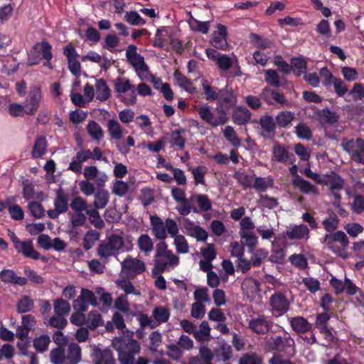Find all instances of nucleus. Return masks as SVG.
I'll return each instance as SVG.
<instances>
[{
  "label": "nucleus",
  "mask_w": 364,
  "mask_h": 364,
  "mask_svg": "<svg viewBox=\"0 0 364 364\" xmlns=\"http://www.w3.org/2000/svg\"><path fill=\"white\" fill-rule=\"evenodd\" d=\"M127 335L114 337L112 341L113 348L118 353L120 364H149L150 360L145 357L135 356L141 351L139 343L133 338V332L127 331Z\"/></svg>",
  "instance_id": "1"
},
{
  "label": "nucleus",
  "mask_w": 364,
  "mask_h": 364,
  "mask_svg": "<svg viewBox=\"0 0 364 364\" xmlns=\"http://www.w3.org/2000/svg\"><path fill=\"white\" fill-rule=\"evenodd\" d=\"M63 55L67 58L68 69L70 73L76 77H79L81 73V65L77 58V54L74 46L69 43L63 48Z\"/></svg>",
  "instance_id": "16"
},
{
  "label": "nucleus",
  "mask_w": 364,
  "mask_h": 364,
  "mask_svg": "<svg viewBox=\"0 0 364 364\" xmlns=\"http://www.w3.org/2000/svg\"><path fill=\"white\" fill-rule=\"evenodd\" d=\"M92 358L94 364H115L112 353L109 349L95 348Z\"/></svg>",
  "instance_id": "27"
},
{
  "label": "nucleus",
  "mask_w": 364,
  "mask_h": 364,
  "mask_svg": "<svg viewBox=\"0 0 364 364\" xmlns=\"http://www.w3.org/2000/svg\"><path fill=\"white\" fill-rule=\"evenodd\" d=\"M124 246L123 238L119 235L113 234L99 245L97 253L100 258L107 259L122 250Z\"/></svg>",
  "instance_id": "6"
},
{
  "label": "nucleus",
  "mask_w": 364,
  "mask_h": 364,
  "mask_svg": "<svg viewBox=\"0 0 364 364\" xmlns=\"http://www.w3.org/2000/svg\"><path fill=\"white\" fill-rule=\"evenodd\" d=\"M0 279L4 283L18 284L23 286L27 284V279L18 277L16 273L9 269H4L0 272Z\"/></svg>",
  "instance_id": "30"
},
{
  "label": "nucleus",
  "mask_w": 364,
  "mask_h": 364,
  "mask_svg": "<svg viewBox=\"0 0 364 364\" xmlns=\"http://www.w3.org/2000/svg\"><path fill=\"white\" fill-rule=\"evenodd\" d=\"M326 183L329 186L335 198L339 200L341 198L340 192L344 185L343 178L337 173L331 172L329 175H327Z\"/></svg>",
  "instance_id": "26"
},
{
  "label": "nucleus",
  "mask_w": 364,
  "mask_h": 364,
  "mask_svg": "<svg viewBox=\"0 0 364 364\" xmlns=\"http://www.w3.org/2000/svg\"><path fill=\"white\" fill-rule=\"evenodd\" d=\"M192 198L197 203L198 210L207 212L212 209V202L207 195L195 193L192 195Z\"/></svg>",
  "instance_id": "47"
},
{
  "label": "nucleus",
  "mask_w": 364,
  "mask_h": 364,
  "mask_svg": "<svg viewBox=\"0 0 364 364\" xmlns=\"http://www.w3.org/2000/svg\"><path fill=\"white\" fill-rule=\"evenodd\" d=\"M42 99L41 89L39 86L31 87L28 95L23 102L25 114L33 115L39 108Z\"/></svg>",
  "instance_id": "13"
},
{
  "label": "nucleus",
  "mask_w": 364,
  "mask_h": 364,
  "mask_svg": "<svg viewBox=\"0 0 364 364\" xmlns=\"http://www.w3.org/2000/svg\"><path fill=\"white\" fill-rule=\"evenodd\" d=\"M179 257L168 250V245L161 241L156 246L152 274L157 275L164 272H170L179 264Z\"/></svg>",
  "instance_id": "2"
},
{
  "label": "nucleus",
  "mask_w": 364,
  "mask_h": 364,
  "mask_svg": "<svg viewBox=\"0 0 364 364\" xmlns=\"http://www.w3.org/2000/svg\"><path fill=\"white\" fill-rule=\"evenodd\" d=\"M107 132L111 139L118 141L116 143L117 150L126 155L130 151V148L134 147L135 145V140L132 136H129L124 141L119 140L124 135V129L119 122L115 119H109L107 124Z\"/></svg>",
  "instance_id": "3"
},
{
  "label": "nucleus",
  "mask_w": 364,
  "mask_h": 364,
  "mask_svg": "<svg viewBox=\"0 0 364 364\" xmlns=\"http://www.w3.org/2000/svg\"><path fill=\"white\" fill-rule=\"evenodd\" d=\"M33 343L34 348L38 352L43 353L48 350L50 339L48 335H42L36 338Z\"/></svg>",
  "instance_id": "58"
},
{
  "label": "nucleus",
  "mask_w": 364,
  "mask_h": 364,
  "mask_svg": "<svg viewBox=\"0 0 364 364\" xmlns=\"http://www.w3.org/2000/svg\"><path fill=\"white\" fill-rule=\"evenodd\" d=\"M18 253H21L24 257L33 259H38L40 254L34 249L33 242L31 240L21 241L15 248Z\"/></svg>",
  "instance_id": "31"
},
{
  "label": "nucleus",
  "mask_w": 364,
  "mask_h": 364,
  "mask_svg": "<svg viewBox=\"0 0 364 364\" xmlns=\"http://www.w3.org/2000/svg\"><path fill=\"white\" fill-rule=\"evenodd\" d=\"M89 304L92 306L100 305L97 295L95 291L94 292L90 289L82 288L80 294L73 301V307L75 310L86 311Z\"/></svg>",
  "instance_id": "12"
},
{
  "label": "nucleus",
  "mask_w": 364,
  "mask_h": 364,
  "mask_svg": "<svg viewBox=\"0 0 364 364\" xmlns=\"http://www.w3.org/2000/svg\"><path fill=\"white\" fill-rule=\"evenodd\" d=\"M53 309L56 315L64 316L70 312V305L67 301L63 299H57L53 303Z\"/></svg>",
  "instance_id": "56"
},
{
  "label": "nucleus",
  "mask_w": 364,
  "mask_h": 364,
  "mask_svg": "<svg viewBox=\"0 0 364 364\" xmlns=\"http://www.w3.org/2000/svg\"><path fill=\"white\" fill-rule=\"evenodd\" d=\"M95 293L98 297V303L100 305L97 306L100 309L103 311L111 307L112 304V297L111 294L105 292L103 288H97L95 289Z\"/></svg>",
  "instance_id": "39"
},
{
  "label": "nucleus",
  "mask_w": 364,
  "mask_h": 364,
  "mask_svg": "<svg viewBox=\"0 0 364 364\" xmlns=\"http://www.w3.org/2000/svg\"><path fill=\"white\" fill-rule=\"evenodd\" d=\"M86 214L89 216L90 223L95 228L102 229L105 226V223L97 210L90 208L86 210Z\"/></svg>",
  "instance_id": "63"
},
{
  "label": "nucleus",
  "mask_w": 364,
  "mask_h": 364,
  "mask_svg": "<svg viewBox=\"0 0 364 364\" xmlns=\"http://www.w3.org/2000/svg\"><path fill=\"white\" fill-rule=\"evenodd\" d=\"M36 48L38 49L42 58L46 60H51L53 58V54L51 52L52 46L48 41H43L41 42L36 43Z\"/></svg>",
  "instance_id": "57"
},
{
  "label": "nucleus",
  "mask_w": 364,
  "mask_h": 364,
  "mask_svg": "<svg viewBox=\"0 0 364 364\" xmlns=\"http://www.w3.org/2000/svg\"><path fill=\"white\" fill-rule=\"evenodd\" d=\"M266 344L271 350L278 352L294 351V341L290 336H272L266 341Z\"/></svg>",
  "instance_id": "14"
},
{
  "label": "nucleus",
  "mask_w": 364,
  "mask_h": 364,
  "mask_svg": "<svg viewBox=\"0 0 364 364\" xmlns=\"http://www.w3.org/2000/svg\"><path fill=\"white\" fill-rule=\"evenodd\" d=\"M183 227L185 233L188 236L195 238L198 242H205L207 240L208 237L207 231L190 219H184Z\"/></svg>",
  "instance_id": "19"
},
{
  "label": "nucleus",
  "mask_w": 364,
  "mask_h": 364,
  "mask_svg": "<svg viewBox=\"0 0 364 364\" xmlns=\"http://www.w3.org/2000/svg\"><path fill=\"white\" fill-rule=\"evenodd\" d=\"M232 355V348L227 343L221 344L215 350V356L218 361H228Z\"/></svg>",
  "instance_id": "50"
},
{
  "label": "nucleus",
  "mask_w": 364,
  "mask_h": 364,
  "mask_svg": "<svg viewBox=\"0 0 364 364\" xmlns=\"http://www.w3.org/2000/svg\"><path fill=\"white\" fill-rule=\"evenodd\" d=\"M120 274L127 279H134L136 275L143 273L145 269V263L137 258L128 255L121 263Z\"/></svg>",
  "instance_id": "10"
},
{
  "label": "nucleus",
  "mask_w": 364,
  "mask_h": 364,
  "mask_svg": "<svg viewBox=\"0 0 364 364\" xmlns=\"http://www.w3.org/2000/svg\"><path fill=\"white\" fill-rule=\"evenodd\" d=\"M151 316L156 326L157 327L160 324L168 321L170 317V311L166 307L159 306L155 307L152 310Z\"/></svg>",
  "instance_id": "36"
},
{
  "label": "nucleus",
  "mask_w": 364,
  "mask_h": 364,
  "mask_svg": "<svg viewBox=\"0 0 364 364\" xmlns=\"http://www.w3.org/2000/svg\"><path fill=\"white\" fill-rule=\"evenodd\" d=\"M294 119V114L291 112H279L275 117L277 125L279 127H289Z\"/></svg>",
  "instance_id": "46"
},
{
  "label": "nucleus",
  "mask_w": 364,
  "mask_h": 364,
  "mask_svg": "<svg viewBox=\"0 0 364 364\" xmlns=\"http://www.w3.org/2000/svg\"><path fill=\"white\" fill-rule=\"evenodd\" d=\"M285 235L290 240L307 241L310 237V231L304 224L294 225L286 230Z\"/></svg>",
  "instance_id": "22"
},
{
  "label": "nucleus",
  "mask_w": 364,
  "mask_h": 364,
  "mask_svg": "<svg viewBox=\"0 0 364 364\" xmlns=\"http://www.w3.org/2000/svg\"><path fill=\"white\" fill-rule=\"evenodd\" d=\"M173 245L178 254H188L190 251L188 242L181 234L173 238Z\"/></svg>",
  "instance_id": "53"
},
{
  "label": "nucleus",
  "mask_w": 364,
  "mask_h": 364,
  "mask_svg": "<svg viewBox=\"0 0 364 364\" xmlns=\"http://www.w3.org/2000/svg\"><path fill=\"white\" fill-rule=\"evenodd\" d=\"M136 243L139 249L145 256H149L154 250L153 240L147 234L141 235Z\"/></svg>",
  "instance_id": "37"
},
{
  "label": "nucleus",
  "mask_w": 364,
  "mask_h": 364,
  "mask_svg": "<svg viewBox=\"0 0 364 364\" xmlns=\"http://www.w3.org/2000/svg\"><path fill=\"white\" fill-rule=\"evenodd\" d=\"M125 21L132 26H143L146 21L136 11H127L124 16Z\"/></svg>",
  "instance_id": "62"
},
{
  "label": "nucleus",
  "mask_w": 364,
  "mask_h": 364,
  "mask_svg": "<svg viewBox=\"0 0 364 364\" xmlns=\"http://www.w3.org/2000/svg\"><path fill=\"white\" fill-rule=\"evenodd\" d=\"M53 203L55 208L48 210V215L50 218L55 219L60 214L66 213L68 210V196L60 189L57 191Z\"/></svg>",
  "instance_id": "17"
},
{
  "label": "nucleus",
  "mask_w": 364,
  "mask_h": 364,
  "mask_svg": "<svg viewBox=\"0 0 364 364\" xmlns=\"http://www.w3.org/2000/svg\"><path fill=\"white\" fill-rule=\"evenodd\" d=\"M109 200V196L107 191L104 189L97 191L95 193V200L92 204L94 209L104 208L107 205Z\"/></svg>",
  "instance_id": "42"
},
{
  "label": "nucleus",
  "mask_w": 364,
  "mask_h": 364,
  "mask_svg": "<svg viewBox=\"0 0 364 364\" xmlns=\"http://www.w3.org/2000/svg\"><path fill=\"white\" fill-rule=\"evenodd\" d=\"M89 159H92L91 151L85 149H80L76 153L75 159L70 163L68 170L76 174L82 173V164Z\"/></svg>",
  "instance_id": "23"
},
{
  "label": "nucleus",
  "mask_w": 364,
  "mask_h": 364,
  "mask_svg": "<svg viewBox=\"0 0 364 364\" xmlns=\"http://www.w3.org/2000/svg\"><path fill=\"white\" fill-rule=\"evenodd\" d=\"M114 89L117 97L127 105L136 102V90L131 80L126 77H117L114 80Z\"/></svg>",
  "instance_id": "4"
},
{
  "label": "nucleus",
  "mask_w": 364,
  "mask_h": 364,
  "mask_svg": "<svg viewBox=\"0 0 364 364\" xmlns=\"http://www.w3.org/2000/svg\"><path fill=\"white\" fill-rule=\"evenodd\" d=\"M188 24L193 31L200 32L203 34H206L209 31L210 25L208 21H200L193 17H191L188 20Z\"/></svg>",
  "instance_id": "54"
},
{
  "label": "nucleus",
  "mask_w": 364,
  "mask_h": 364,
  "mask_svg": "<svg viewBox=\"0 0 364 364\" xmlns=\"http://www.w3.org/2000/svg\"><path fill=\"white\" fill-rule=\"evenodd\" d=\"M341 146L348 153L353 161L364 164V140L363 139H345L342 141Z\"/></svg>",
  "instance_id": "9"
},
{
  "label": "nucleus",
  "mask_w": 364,
  "mask_h": 364,
  "mask_svg": "<svg viewBox=\"0 0 364 364\" xmlns=\"http://www.w3.org/2000/svg\"><path fill=\"white\" fill-rule=\"evenodd\" d=\"M198 113L203 121L213 127L223 125L228 120L227 114L223 109L218 110L216 114H214L210 107L208 105L200 106L198 109Z\"/></svg>",
  "instance_id": "8"
},
{
  "label": "nucleus",
  "mask_w": 364,
  "mask_h": 364,
  "mask_svg": "<svg viewBox=\"0 0 364 364\" xmlns=\"http://www.w3.org/2000/svg\"><path fill=\"white\" fill-rule=\"evenodd\" d=\"M34 306L33 300L28 296H23L18 301L16 309L18 313H26L30 311Z\"/></svg>",
  "instance_id": "59"
},
{
  "label": "nucleus",
  "mask_w": 364,
  "mask_h": 364,
  "mask_svg": "<svg viewBox=\"0 0 364 364\" xmlns=\"http://www.w3.org/2000/svg\"><path fill=\"white\" fill-rule=\"evenodd\" d=\"M82 61L90 60L93 63L100 64V65L107 69L108 68L109 61L107 58H102L101 55L95 51H90L87 55L82 58Z\"/></svg>",
  "instance_id": "61"
},
{
  "label": "nucleus",
  "mask_w": 364,
  "mask_h": 364,
  "mask_svg": "<svg viewBox=\"0 0 364 364\" xmlns=\"http://www.w3.org/2000/svg\"><path fill=\"white\" fill-rule=\"evenodd\" d=\"M261 128L267 134L274 133L277 127L276 121L269 114L263 115L259 120Z\"/></svg>",
  "instance_id": "51"
},
{
  "label": "nucleus",
  "mask_w": 364,
  "mask_h": 364,
  "mask_svg": "<svg viewBox=\"0 0 364 364\" xmlns=\"http://www.w3.org/2000/svg\"><path fill=\"white\" fill-rule=\"evenodd\" d=\"M50 359L53 364H62L65 361V355L63 348L58 347L50 350Z\"/></svg>",
  "instance_id": "64"
},
{
  "label": "nucleus",
  "mask_w": 364,
  "mask_h": 364,
  "mask_svg": "<svg viewBox=\"0 0 364 364\" xmlns=\"http://www.w3.org/2000/svg\"><path fill=\"white\" fill-rule=\"evenodd\" d=\"M150 223L152 226V233L156 238L164 240L167 237L165 222H163L159 216L151 215Z\"/></svg>",
  "instance_id": "29"
},
{
  "label": "nucleus",
  "mask_w": 364,
  "mask_h": 364,
  "mask_svg": "<svg viewBox=\"0 0 364 364\" xmlns=\"http://www.w3.org/2000/svg\"><path fill=\"white\" fill-rule=\"evenodd\" d=\"M252 113L243 106H237L234 108L232 114V119L237 125H245L251 119Z\"/></svg>",
  "instance_id": "28"
},
{
  "label": "nucleus",
  "mask_w": 364,
  "mask_h": 364,
  "mask_svg": "<svg viewBox=\"0 0 364 364\" xmlns=\"http://www.w3.org/2000/svg\"><path fill=\"white\" fill-rule=\"evenodd\" d=\"M322 242L328 249L339 255H341V252L346 250L349 244L346 233L341 230L326 235Z\"/></svg>",
  "instance_id": "7"
},
{
  "label": "nucleus",
  "mask_w": 364,
  "mask_h": 364,
  "mask_svg": "<svg viewBox=\"0 0 364 364\" xmlns=\"http://www.w3.org/2000/svg\"><path fill=\"white\" fill-rule=\"evenodd\" d=\"M223 136L233 146H240L241 140L237 136L234 128L232 126L225 127L223 130Z\"/></svg>",
  "instance_id": "55"
},
{
  "label": "nucleus",
  "mask_w": 364,
  "mask_h": 364,
  "mask_svg": "<svg viewBox=\"0 0 364 364\" xmlns=\"http://www.w3.org/2000/svg\"><path fill=\"white\" fill-rule=\"evenodd\" d=\"M173 77L178 86L182 89L191 94L196 92V88L193 85V82L181 73L178 71L175 72Z\"/></svg>",
  "instance_id": "40"
},
{
  "label": "nucleus",
  "mask_w": 364,
  "mask_h": 364,
  "mask_svg": "<svg viewBox=\"0 0 364 364\" xmlns=\"http://www.w3.org/2000/svg\"><path fill=\"white\" fill-rule=\"evenodd\" d=\"M171 38V33L167 27H161L157 29L154 36V46L162 48L166 41Z\"/></svg>",
  "instance_id": "41"
},
{
  "label": "nucleus",
  "mask_w": 364,
  "mask_h": 364,
  "mask_svg": "<svg viewBox=\"0 0 364 364\" xmlns=\"http://www.w3.org/2000/svg\"><path fill=\"white\" fill-rule=\"evenodd\" d=\"M83 176L85 180H92L98 187H102L108 181V176L100 171L96 166H87L84 168Z\"/></svg>",
  "instance_id": "20"
},
{
  "label": "nucleus",
  "mask_w": 364,
  "mask_h": 364,
  "mask_svg": "<svg viewBox=\"0 0 364 364\" xmlns=\"http://www.w3.org/2000/svg\"><path fill=\"white\" fill-rule=\"evenodd\" d=\"M202 87L205 95V99L208 101H215L218 97L220 90L217 87L211 86L207 80H202Z\"/></svg>",
  "instance_id": "52"
},
{
  "label": "nucleus",
  "mask_w": 364,
  "mask_h": 364,
  "mask_svg": "<svg viewBox=\"0 0 364 364\" xmlns=\"http://www.w3.org/2000/svg\"><path fill=\"white\" fill-rule=\"evenodd\" d=\"M269 306L272 314L275 317H279L288 311L290 304L284 293L276 291L270 296Z\"/></svg>",
  "instance_id": "11"
},
{
  "label": "nucleus",
  "mask_w": 364,
  "mask_h": 364,
  "mask_svg": "<svg viewBox=\"0 0 364 364\" xmlns=\"http://www.w3.org/2000/svg\"><path fill=\"white\" fill-rule=\"evenodd\" d=\"M251 253L250 263L252 267H259L268 257V251L264 248H259L255 250H250Z\"/></svg>",
  "instance_id": "43"
},
{
  "label": "nucleus",
  "mask_w": 364,
  "mask_h": 364,
  "mask_svg": "<svg viewBox=\"0 0 364 364\" xmlns=\"http://www.w3.org/2000/svg\"><path fill=\"white\" fill-rule=\"evenodd\" d=\"M47 148V141L45 136H41L36 139L33 150L32 156L34 159L41 157L45 153Z\"/></svg>",
  "instance_id": "49"
},
{
  "label": "nucleus",
  "mask_w": 364,
  "mask_h": 364,
  "mask_svg": "<svg viewBox=\"0 0 364 364\" xmlns=\"http://www.w3.org/2000/svg\"><path fill=\"white\" fill-rule=\"evenodd\" d=\"M289 322L292 329L298 333H305L311 328V324L303 316L293 317Z\"/></svg>",
  "instance_id": "33"
},
{
  "label": "nucleus",
  "mask_w": 364,
  "mask_h": 364,
  "mask_svg": "<svg viewBox=\"0 0 364 364\" xmlns=\"http://www.w3.org/2000/svg\"><path fill=\"white\" fill-rule=\"evenodd\" d=\"M67 358L71 364H77L81 360V348L75 343H70L67 349Z\"/></svg>",
  "instance_id": "44"
},
{
  "label": "nucleus",
  "mask_w": 364,
  "mask_h": 364,
  "mask_svg": "<svg viewBox=\"0 0 364 364\" xmlns=\"http://www.w3.org/2000/svg\"><path fill=\"white\" fill-rule=\"evenodd\" d=\"M86 323L90 330H95L97 327L102 326L104 321L101 314L94 310L88 313Z\"/></svg>",
  "instance_id": "48"
},
{
  "label": "nucleus",
  "mask_w": 364,
  "mask_h": 364,
  "mask_svg": "<svg viewBox=\"0 0 364 364\" xmlns=\"http://www.w3.org/2000/svg\"><path fill=\"white\" fill-rule=\"evenodd\" d=\"M227 36V28L224 25L219 23L217 26V31L212 33L210 42L214 48L225 50L228 48Z\"/></svg>",
  "instance_id": "21"
},
{
  "label": "nucleus",
  "mask_w": 364,
  "mask_h": 364,
  "mask_svg": "<svg viewBox=\"0 0 364 364\" xmlns=\"http://www.w3.org/2000/svg\"><path fill=\"white\" fill-rule=\"evenodd\" d=\"M292 184L294 187L299 188L300 191L305 194L312 193L314 195H318L319 193L316 186L304 180L301 177L294 178L292 180Z\"/></svg>",
  "instance_id": "34"
},
{
  "label": "nucleus",
  "mask_w": 364,
  "mask_h": 364,
  "mask_svg": "<svg viewBox=\"0 0 364 364\" xmlns=\"http://www.w3.org/2000/svg\"><path fill=\"white\" fill-rule=\"evenodd\" d=\"M96 98L100 101H105L110 97V90L107 85L106 81L102 79H98L95 83Z\"/></svg>",
  "instance_id": "38"
},
{
  "label": "nucleus",
  "mask_w": 364,
  "mask_h": 364,
  "mask_svg": "<svg viewBox=\"0 0 364 364\" xmlns=\"http://www.w3.org/2000/svg\"><path fill=\"white\" fill-rule=\"evenodd\" d=\"M272 160L284 164H293L295 157L293 154L289 153L284 146L275 141L272 149Z\"/></svg>",
  "instance_id": "18"
},
{
  "label": "nucleus",
  "mask_w": 364,
  "mask_h": 364,
  "mask_svg": "<svg viewBox=\"0 0 364 364\" xmlns=\"http://www.w3.org/2000/svg\"><path fill=\"white\" fill-rule=\"evenodd\" d=\"M216 100L219 104L225 107L227 109L235 106L237 102L236 95L233 92L232 89L228 85H226L224 88L220 90L218 97Z\"/></svg>",
  "instance_id": "25"
},
{
  "label": "nucleus",
  "mask_w": 364,
  "mask_h": 364,
  "mask_svg": "<svg viewBox=\"0 0 364 364\" xmlns=\"http://www.w3.org/2000/svg\"><path fill=\"white\" fill-rule=\"evenodd\" d=\"M126 58L133 66L136 75L142 80H149L151 73L149 66L144 61V58L137 53V48L134 45H129L126 50Z\"/></svg>",
  "instance_id": "5"
},
{
  "label": "nucleus",
  "mask_w": 364,
  "mask_h": 364,
  "mask_svg": "<svg viewBox=\"0 0 364 364\" xmlns=\"http://www.w3.org/2000/svg\"><path fill=\"white\" fill-rule=\"evenodd\" d=\"M195 200L192 198V195L190 198H184V200H181L179 203L181 205H178L176 207V210L181 215L186 216L189 215L191 212L195 213H198L199 212L197 207H196L193 204Z\"/></svg>",
  "instance_id": "35"
},
{
  "label": "nucleus",
  "mask_w": 364,
  "mask_h": 364,
  "mask_svg": "<svg viewBox=\"0 0 364 364\" xmlns=\"http://www.w3.org/2000/svg\"><path fill=\"white\" fill-rule=\"evenodd\" d=\"M242 293L249 300L254 299L260 291L259 282L252 277L245 278L241 284Z\"/></svg>",
  "instance_id": "24"
},
{
  "label": "nucleus",
  "mask_w": 364,
  "mask_h": 364,
  "mask_svg": "<svg viewBox=\"0 0 364 364\" xmlns=\"http://www.w3.org/2000/svg\"><path fill=\"white\" fill-rule=\"evenodd\" d=\"M190 170L193 174L196 185L205 184V176L208 171L205 166H199L196 168H191Z\"/></svg>",
  "instance_id": "60"
},
{
  "label": "nucleus",
  "mask_w": 364,
  "mask_h": 364,
  "mask_svg": "<svg viewBox=\"0 0 364 364\" xmlns=\"http://www.w3.org/2000/svg\"><path fill=\"white\" fill-rule=\"evenodd\" d=\"M249 328L257 334L267 333L272 327V322L269 316L264 314H258L252 318L248 323Z\"/></svg>",
  "instance_id": "15"
},
{
  "label": "nucleus",
  "mask_w": 364,
  "mask_h": 364,
  "mask_svg": "<svg viewBox=\"0 0 364 364\" xmlns=\"http://www.w3.org/2000/svg\"><path fill=\"white\" fill-rule=\"evenodd\" d=\"M218 68L222 70H228L232 66H235V72L234 73V76H240L241 75V71L240 67L237 63V60L236 58H232L227 55L223 54L216 62Z\"/></svg>",
  "instance_id": "32"
},
{
  "label": "nucleus",
  "mask_w": 364,
  "mask_h": 364,
  "mask_svg": "<svg viewBox=\"0 0 364 364\" xmlns=\"http://www.w3.org/2000/svg\"><path fill=\"white\" fill-rule=\"evenodd\" d=\"M87 131L95 141H100L104 137V132L101 126L95 121H90L87 124Z\"/></svg>",
  "instance_id": "45"
}]
</instances>
